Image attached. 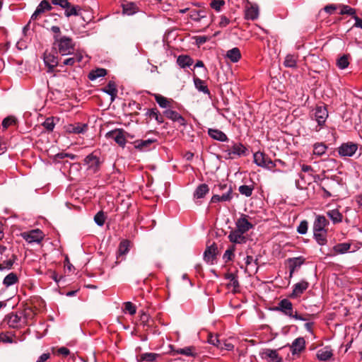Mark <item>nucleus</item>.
<instances>
[{"label": "nucleus", "instance_id": "obj_1", "mask_svg": "<svg viewBox=\"0 0 362 362\" xmlns=\"http://www.w3.org/2000/svg\"><path fill=\"white\" fill-rule=\"evenodd\" d=\"M54 45L56 47L58 52L64 56L72 54L75 52V44L73 40L67 36H54Z\"/></svg>", "mask_w": 362, "mask_h": 362}, {"label": "nucleus", "instance_id": "obj_2", "mask_svg": "<svg viewBox=\"0 0 362 362\" xmlns=\"http://www.w3.org/2000/svg\"><path fill=\"white\" fill-rule=\"evenodd\" d=\"M214 189L218 192H225L221 194L213 195L210 201L211 203L230 202L233 199V189L230 185L218 184L215 186Z\"/></svg>", "mask_w": 362, "mask_h": 362}, {"label": "nucleus", "instance_id": "obj_3", "mask_svg": "<svg viewBox=\"0 0 362 362\" xmlns=\"http://www.w3.org/2000/svg\"><path fill=\"white\" fill-rule=\"evenodd\" d=\"M276 310L297 320L306 321L308 320L306 317L298 315L296 311H294L292 303L286 298L279 301Z\"/></svg>", "mask_w": 362, "mask_h": 362}, {"label": "nucleus", "instance_id": "obj_4", "mask_svg": "<svg viewBox=\"0 0 362 362\" xmlns=\"http://www.w3.org/2000/svg\"><path fill=\"white\" fill-rule=\"evenodd\" d=\"M247 148L240 142H233L231 146H228L223 151L226 159H234L236 157H241L246 154Z\"/></svg>", "mask_w": 362, "mask_h": 362}, {"label": "nucleus", "instance_id": "obj_5", "mask_svg": "<svg viewBox=\"0 0 362 362\" xmlns=\"http://www.w3.org/2000/svg\"><path fill=\"white\" fill-rule=\"evenodd\" d=\"M328 117V111L325 106H317L312 114V118L317 122V125L314 128L315 132H319L325 124Z\"/></svg>", "mask_w": 362, "mask_h": 362}, {"label": "nucleus", "instance_id": "obj_6", "mask_svg": "<svg viewBox=\"0 0 362 362\" xmlns=\"http://www.w3.org/2000/svg\"><path fill=\"white\" fill-rule=\"evenodd\" d=\"M254 163L259 167L268 170H272L276 167L275 162H273L268 155L264 152L257 151L253 155Z\"/></svg>", "mask_w": 362, "mask_h": 362}, {"label": "nucleus", "instance_id": "obj_7", "mask_svg": "<svg viewBox=\"0 0 362 362\" xmlns=\"http://www.w3.org/2000/svg\"><path fill=\"white\" fill-rule=\"evenodd\" d=\"M21 235L28 243H40L45 237L43 232L40 229L25 231L22 233Z\"/></svg>", "mask_w": 362, "mask_h": 362}, {"label": "nucleus", "instance_id": "obj_8", "mask_svg": "<svg viewBox=\"0 0 362 362\" xmlns=\"http://www.w3.org/2000/svg\"><path fill=\"white\" fill-rule=\"evenodd\" d=\"M126 132L122 129H117L109 132L107 136L112 139L119 146L124 147L127 143Z\"/></svg>", "mask_w": 362, "mask_h": 362}, {"label": "nucleus", "instance_id": "obj_9", "mask_svg": "<svg viewBox=\"0 0 362 362\" xmlns=\"http://www.w3.org/2000/svg\"><path fill=\"white\" fill-rule=\"evenodd\" d=\"M302 173L299 175L301 181L304 184L310 185L314 180V170L308 165L303 164L301 165Z\"/></svg>", "mask_w": 362, "mask_h": 362}, {"label": "nucleus", "instance_id": "obj_10", "mask_svg": "<svg viewBox=\"0 0 362 362\" xmlns=\"http://www.w3.org/2000/svg\"><path fill=\"white\" fill-rule=\"evenodd\" d=\"M358 149V146L356 144L348 142L342 144L338 148V153L341 156L351 157Z\"/></svg>", "mask_w": 362, "mask_h": 362}, {"label": "nucleus", "instance_id": "obj_11", "mask_svg": "<svg viewBox=\"0 0 362 362\" xmlns=\"http://www.w3.org/2000/svg\"><path fill=\"white\" fill-rule=\"evenodd\" d=\"M163 115L169 119L178 122L181 126L185 127L187 121L185 119L177 112L171 109H166L163 112Z\"/></svg>", "mask_w": 362, "mask_h": 362}, {"label": "nucleus", "instance_id": "obj_12", "mask_svg": "<svg viewBox=\"0 0 362 362\" xmlns=\"http://www.w3.org/2000/svg\"><path fill=\"white\" fill-rule=\"evenodd\" d=\"M261 356L269 362H282V358L279 356L276 350L265 349L262 351Z\"/></svg>", "mask_w": 362, "mask_h": 362}, {"label": "nucleus", "instance_id": "obj_13", "mask_svg": "<svg viewBox=\"0 0 362 362\" xmlns=\"http://www.w3.org/2000/svg\"><path fill=\"white\" fill-rule=\"evenodd\" d=\"M309 286V283L305 280H302L300 282L294 284L292 293L289 297L291 298H296L299 297L303 292L307 290Z\"/></svg>", "mask_w": 362, "mask_h": 362}, {"label": "nucleus", "instance_id": "obj_14", "mask_svg": "<svg viewBox=\"0 0 362 362\" xmlns=\"http://www.w3.org/2000/svg\"><path fill=\"white\" fill-rule=\"evenodd\" d=\"M66 131L70 134H83L88 130V125L84 123L70 124L65 127Z\"/></svg>", "mask_w": 362, "mask_h": 362}, {"label": "nucleus", "instance_id": "obj_15", "mask_svg": "<svg viewBox=\"0 0 362 362\" xmlns=\"http://www.w3.org/2000/svg\"><path fill=\"white\" fill-rule=\"evenodd\" d=\"M52 6L47 0H42L37 6L35 12L31 16V20L35 21L38 16L45 13L46 11H50Z\"/></svg>", "mask_w": 362, "mask_h": 362}, {"label": "nucleus", "instance_id": "obj_16", "mask_svg": "<svg viewBox=\"0 0 362 362\" xmlns=\"http://www.w3.org/2000/svg\"><path fill=\"white\" fill-rule=\"evenodd\" d=\"M329 225V221L325 216L322 215H316L313 222V230H327V226Z\"/></svg>", "mask_w": 362, "mask_h": 362}, {"label": "nucleus", "instance_id": "obj_17", "mask_svg": "<svg viewBox=\"0 0 362 362\" xmlns=\"http://www.w3.org/2000/svg\"><path fill=\"white\" fill-rule=\"evenodd\" d=\"M217 247L215 243L206 247L204 252V259L209 264H213L216 258Z\"/></svg>", "mask_w": 362, "mask_h": 362}, {"label": "nucleus", "instance_id": "obj_18", "mask_svg": "<svg viewBox=\"0 0 362 362\" xmlns=\"http://www.w3.org/2000/svg\"><path fill=\"white\" fill-rule=\"evenodd\" d=\"M252 228V224L248 221L246 216H243L236 221V229L245 233Z\"/></svg>", "mask_w": 362, "mask_h": 362}, {"label": "nucleus", "instance_id": "obj_19", "mask_svg": "<svg viewBox=\"0 0 362 362\" xmlns=\"http://www.w3.org/2000/svg\"><path fill=\"white\" fill-rule=\"evenodd\" d=\"M313 238L321 246L327 243V230H313Z\"/></svg>", "mask_w": 362, "mask_h": 362}, {"label": "nucleus", "instance_id": "obj_20", "mask_svg": "<svg viewBox=\"0 0 362 362\" xmlns=\"http://www.w3.org/2000/svg\"><path fill=\"white\" fill-rule=\"evenodd\" d=\"M305 339L303 337H298L293 341L291 346V351L292 354L294 355L300 353L303 350L305 349Z\"/></svg>", "mask_w": 362, "mask_h": 362}, {"label": "nucleus", "instance_id": "obj_21", "mask_svg": "<svg viewBox=\"0 0 362 362\" xmlns=\"http://www.w3.org/2000/svg\"><path fill=\"white\" fill-rule=\"evenodd\" d=\"M243 234L244 233L235 229L230 233L228 238L231 243L241 244L246 242V238Z\"/></svg>", "mask_w": 362, "mask_h": 362}, {"label": "nucleus", "instance_id": "obj_22", "mask_svg": "<svg viewBox=\"0 0 362 362\" xmlns=\"http://www.w3.org/2000/svg\"><path fill=\"white\" fill-rule=\"evenodd\" d=\"M208 134L210 137L214 139V140H217L219 141H227L228 140V136L225 133L222 131L216 129H209Z\"/></svg>", "mask_w": 362, "mask_h": 362}, {"label": "nucleus", "instance_id": "obj_23", "mask_svg": "<svg viewBox=\"0 0 362 362\" xmlns=\"http://www.w3.org/2000/svg\"><path fill=\"white\" fill-rule=\"evenodd\" d=\"M333 356L332 349L329 346L320 349L317 352V358L320 361H325L331 358Z\"/></svg>", "mask_w": 362, "mask_h": 362}, {"label": "nucleus", "instance_id": "obj_24", "mask_svg": "<svg viewBox=\"0 0 362 362\" xmlns=\"http://www.w3.org/2000/svg\"><path fill=\"white\" fill-rule=\"evenodd\" d=\"M44 62L46 66H48L49 71L52 70L59 64L57 57L47 52H45L44 54Z\"/></svg>", "mask_w": 362, "mask_h": 362}, {"label": "nucleus", "instance_id": "obj_25", "mask_svg": "<svg viewBox=\"0 0 362 362\" xmlns=\"http://www.w3.org/2000/svg\"><path fill=\"white\" fill-rule=\"evenodd\" d=\"M156 139L137 140L134 141V147L140 151H146L150 149V146L156 142Z\"/></svg>", "mask_w": 362, "mask_h": 362}, {"label": "nucleus", "instance_id": "obj_26", "mask_svg": "<svg viewBox=\"0 0 362 362\" xmlns=\"http://www.w3.org/2000/svg\"><path fill=\"white\" fill-rule=\"evenodd\" d=\"M103 91L111 97V101H114L117 95V85L115 81H110L107 85L103 88Z\"/></svg>", "mask_w": 362, "mask_h": 362}, {"label": "nucleus", "instance_id": "obj_27", "mask_svg": "<svg viewBox=\"0 0 362 362\" xmlns=\"http://www.w3.org/2000/svg\"><path fill=\"white\" fill-rule=\"evenodd\" d=\"M71 55V57H69L63 61V65L74 66L76 62H81L82 61L83 54L79 51H76Z\"/></svg>", "mask_w": 362, "mask_h": 362}, {"label": "nucleus", "instance_id": "obj_28", "mask_svg": "<svg viewBox=\"0 0 362 362\" xmlns=\"http://www.w3.org/2000/svg\"><path fill=\"white\" fill-rule=\"evenodd\" d=\"M226 279L230 281L228 286H232L233 288V291L235 293L238 291L240 284L238 280V276L234 273H226L224 275Z\"/></svg>", "mask_w": 362, "mask_h": 362}, {"label": "nucleus", "instance_id": "obj_29", "mask_svg": "<svg viewBox=\"0 0 362 362\" xmlns=\"http://www.w3.org/2000/svg\"><path fill=\"white\" fill-rule=\"evenodd\" d=\"M85 162L88 165L90 168L93 170V171H96L100 165L99 158L93 153L89 154L86 157Z\"/></svg>", "mask_w": 362, "mask_h": 362}, {"label": "nucleus", "instance_id": "obj_30", "mask_svg": "<svg viewBox=\"0 0 362 362\" xmlns=\"http://www.w3.org/2000/svg\"><path fill=\"white\" fill-rule=\"evenodd\" d=\"M288 267L289 269H292V270H296L300 267L301 265H303L305 261V259L302 257H293L288 259Z\"/></svg>", "mask_w": 362, "mask_h": 362}, {"label": "nucleus", "instance_id": "obj_31", "mask_svg": "<svg viewBox=\"0 0 362 362\" xmlns=\"http://www.w3.org/2000/svg\"><path fill=\"white\" fill-rule=\"evenodd\" d=\"M209 192V187L206 184L199 185L194 192V199H202L208 194Z\"/></svg>", "mask_w": 362, "mask_h": 362}, {"label": "nucleus", "instance_id": "obj_32", "mask_svg": "<svg viewBox=\"0 0 362 362\" xmlns=\"http://www.w3.org/2000/svg\"><path fill=\"white\" fill-rule=\"evenodd\" d=\"M259 16V9L256 6H250L245 10V17L247 20L254 21Z\"/></svg>", "mask_w": 362, "mask_h": 362}, {"label": "nucleus", "instance_id": "obj_33", "mask_svg": "<svg viewBox=\"0 0 362 362\" xmlns=\"http://www.w3.org/2000/svg\"><path fill=\"white\" fill-rule=\"evenodd\" d=\"M226 57L229 59L230 62L235 63L241 58V53L238 47H234L227 51Z\"/></svg>", "mask_w": 362, "mask_h": 362}, {"label": "nucleus", "instance_id": "obj_34", "mask_svg": "<svg viewBox=\"0 0 362 362\" xmlns=\"http://www.w3.org/2000/svg\"><path fill=\"white\" fill-rule=\"evenodd\" d=\"M327 216L332 220L334 224L341 223L343 216L337 209L329 210L327 212Z\"/></svg>", "mask_w": 362, "mask_h": 362}, {"label": "nucleus", "instance_id": "obj_35", "mask_svg": "<svg viewBox=\"0 0 362 362\" xmlns=\"http://www.w3.org/2000/svg\"><path fill=\"white\" fill-rule=\"evenodd\" d=\"M176 354H181L186 356H195L197 355L195 347L186 346L185 348L177 349L174 351Z\"/></svg>", "mask_w": 362, "mask_h": 362}, {"label": "nucleus", "instance_id": "obj_36", "mask_svg": "<svg viewBox=\"0 0 362 362\" xmlns=\"http://www.w3.org/2000/svg\"><path fill=\"white\" fill-rule=\"evenodd\" d=\"M177 63L181 68L185 69L193 64V59L187 55H180L177 57Z\"/></svg>", "mask_w": 362, "mask_h": 362}, {"label": "nucleus", "instance_id": "obj_37", "mask_svg": "<svg viewBox=\"0 0 362 362\" xmlns=\"http://www.w3.org/2000/svg\"><path fill=\"white\" fill-rule=\"evenodd\" d=\"M194 86L196 87V88L200 91V92H202L205 94H208L209 95L210 94V91L207 87V86L205 84V82L199 78L198 77H194Z\"/></svg>", "mask_w": 362, "mask_h": 362}, {"label": "nucleus", "instance_id": "obj_38", "mask_svg": "<svg viewBox=\"0 0 362 362\" xmlns=\"http://www.w3.org/2000/svg\"><path fill=\"white\" fill-rule=\"evenodd\" d=\"M18 281V276L16 273L11 272L8 275H6L4 280H3V284L6 287H9L11 286L14 285Z\"/></svg>", "mask_w": 362, "mask_h": 362}, {"label": "nucleus", "instance_id": "obj_39", "mask_svg": "<svg viewBox=\"0 0 362 362\" xmlns=\"http://www.w3.org/2000/svg\"><path fill=\"white\" fill-rule=\"evenodd\" d=\"M107 74V70L103 68H98L96 69L92 70L88 74V78L90 81H94L100 77H103Z\"/></svg>", "mask_w": 362, "mask_h": 362}, {"label": "nucleus", "instance_id": "obj_40", "mask_svg": "<svg viewBox=\"0 0 362 362\" xmlns=\"http://www.w3.org/2000/svg\"><path fill=\"white\" fill-rule=\"evenodd\" d=\"M21 318L16 314H10L6 317L5 320L10 327H17L20 322Z\"/></svg>", "mask_w": 362, "mask_h": 362}, {"label": "nucleus", "instance_id": "obj_41", "mask_svg": "<svg viewBox=\"0 0 362 362\" xmlns=\"http://www.w3.org/2000/svg\"><path fill=\"white\" fill-rule=\"evenodd\" d=\"M351 248V244L347 243H339L333 247V250L337 254H344Z\"/></svg>", "mask_w": 362, "mask_h": 362}, {"label": "nucleus", "instance_id": "obj_42", "mask_svg": "<svg viewBox=\"0 0 362 362\" xmlns=\"http://www.w3.org/2000/svg\"><path fill=\"white\" fill-rule=\"evenodd\" d=\"M130 242L128 240H122L118 247V257L125 255L129 250Z\"/></svg>", "mask_w": 362, "mask_h": 362}, {"label": "nucleus", "instance_id": "obj_43", "mask_svg": "<svg viewBox=\"0 0 362 362\" xmlns=\"http://www.w3.org/2000/svg\"><path fill=\"white\" fill-rule=\"evenodd\" d=\"M297 56L294 54H287L285 57L284 64L286 67L294 68L297 64Z\"/></svg>", "mask_w": 362, "mask_h": 362}, {"label": "nucleus", "instance_id": "obj_44", "mask_svg": "<svg viewBox=\"0 0 362 362\" xmlns=\"http://www.w3.org/2000/svg\"><path fill=\"white\" fill-rule=\"evenodd\" d=\"M146 115L151 118H154L158 124H161L164 121L163 116L156 108L148 110Z\"/></svg>", "mask_w": 362, "mask_h": 362}, {"label": "nucleus", "instance_id": "obj_45", "mask_svg": "<svg viewBox=\"0 0 362 362\" xmlns=\"http://www.w3.org/2000/svg\"><path fill=\"white\" fill-rule=\"evenodd\" d=\"M155 100L160 107L167 108L170 107L171 100L160 95H155Z\"/></svg>", "mask_w": 362, "mask_h": 362}, {"label": "nucleus", "instance_id": "obj_46", "mask_svg": "<svg viewBox=\"0 0 362 362\" xmlns=\"http://www.w3.org/2000/svg\"><path fill=\"white\" fill-rule=\"evenodd\" d=\"M159 356V354L156 353H144L139 356L140 361H148L153 362L156 360V358Z\"/></svg>", "mask_w": 362, "mask_h": 362}, {"label": "nucleus", "instance_id": "obj_47", "mask_svg": "<svg viewBox=\"0 0 362 362\" xmlns=\"http://www.w3.org/2000/svg\"><path fill=\"white\" fill-rule=\"evenodd\" d=\"M15 260L16 256L13 255L12 259L3 261V262L0 263V271L10 270L13 267Z\"/></svg>", "mask_w": 362, "mask_h": 362}, {"label": "nucleus", "instance_id": "obj_48", "mask_svg": "<svg viewBox=\"0 0 362 362\" xmlns=\"http://www.w3.org/2000/svg\"><path fill=\"white\" fill-rule=\"evenodd\" d=\"M327 146L322 143H317L314 145L313 154L322 156L326 153Z\"/></svg>", "mask_w": 362, "mask_h": 362}, {"label": "nucleus", "instance_id": "obj_49", "mask_svg": "<svg viewBox=\"0 0 362 362\" xmlns=\"http://www.w3.org/2000/svg\"><path fill=\"white\" fill-rule=\"evenodd\" d=\"M337 65L340 69H344L349 65V60L348 55H343L337 59Z\"/></svg>", "mask_w": 362, "mask_h": 362}, {"label": "nucleus", "instance_id": "obj_50", "mask_svg": "<svg viewBox=\"0 0 362 362\" xmlns=\"http://www.w3.org/2000/svg\"><path fill=\"white\" fill-rule=\"evenodd\" d=\"M235 250V247L234 245L230 247L228 249L226 250L223 255V259L226 262L230 261L234 257V252Z\"/></svg>", "mask_w": 362, "mask_h": 362}, {"label": "nucleus", "instance_id": "obj_51", "mask_svg": "<svg viewBox=\"0 0 362 362\" xmlns=\"http://www.w3.org/2000/svg\"><path fill=\"white\" fill-rule=\"evenodd\" d=\"M253 187L250 185H241L238 188V191L243 195L250 197L253 192Z\"/></svg>", "mask_w": 362, "mask_h": 362}, {"label": "nucleus", "instance_id": "obj_52", "mask_svg": "<svg viewBox=\"0 0 362 362\" xmlns=\"http://www.w3.org/2000/svg\"><path fill=\"white\" fill-rule=\"evenodd\" d=\"M80 9L78 6H71L70 4V7H66L65 8V16L66 17H70L71 16H78V10Z\"/></svg>", "mask_w": 362, "mask_h": 362}, {"label": "nucleus", "instance_id": "obj_53", "mask_svg": "<svg viewBox=\"0 0 362 362\" xmlns=\"http://www.w3.org/2000/svg\"><path fill=\"white\" fill-rule=\"evenodd\" d=\"M339 13L341 15L347 14L354 17L356 16V10L347 5H343Z\"/></svg>", "mask_w": 362, "mask_h": 362}, {"label": "nucleus", "instance_id": "obj_54", "mask_svg": "<svg viewBox=\"0 0 362 362\" xmlns=\"http://www.w3.org/2000/svg\"><path fill=\"white\" fill-rule=\"evenodd\" d=\"M308 229V223L307 221L303 220L300 221V224L297 228V232L299 234L304 235L307 233Z\"/></svg>", "mask_w": 362, "mask_h": 362}, {"label": "nucleus", "instance_id": "obj_55", "mask_svg": "<svg viewBox=\"0 0 362 362\" xmlns=\"http://www.w3.org/2000/svg\"><path fill=\"white\" fill-rule=\"evenodd\" d=\"M42 126L49 132H52L55 126L54 122V119L52 117L47 118L45 122L42 123Z\"/></svg>", "mask_w": 362, "mask_h": 362}, {"label": "nucleus", "instance_id": "obj_56", "mask_svg": "<svg viewBox=\"0 0 362 362\" xmlns=\"http://www.w3.org/2000/svg\"><path fill=\"white\" fill-rule=\"evenodd\" d=\"M94 221L98 226H103L105 221L104 213L103 211L98 212L94 217Z\"/></svg>", "mask_w": 362, "mask_h": 362}, {"label": "nucleus", "instance_id": "obj_57", "mask_svg": "<svg viewBox=\"0 0 362 362\" xmlns=\"http://www.w3.org/2000/svg\"><path fill=\"white\" fill-rule=\"evenodd\" d=\"M123 11L127 15H132L136 12V7L134 4L123 6Z\"/></svg>", "mask_w": 362, "mask_h": 362}, {"label": "nucleus", "instance_id": "obj_58", "mask_svg": "<svg viewBox=\"0 0 362 362\" xmlns=\"http://www.w3.org/2000/svg\"><path fill=\"white\" fill-rule=\"evenodd\" d=\"M124 309L132 315H134L136 312L135 305L131 302L124 303Z\"/></svg>", "mask_w": 362, "mask_h": 362}, {"label": "nucleus", "instance_id": "obj_59", "mask_svg": "<svg viewBox=\"0 0 362 362\" xmlns=\"http://www.w3.org/2000/svg\"><path fill=\"white\" fill-rule=\"evenodd\" d=\"M16 123L15 118L13 117H7L2 122V127L4 129H7L8 127Z\"/></svg>", "mask_w": 362, "mask_h": 362}, {"label": "nucleus", "instance_id": "obj_60", "mask_svg": "<svg viewBox=\"0 0 362 362\" xmlns=\"http://www.w3.org/2000/svg\"><path fill=\"white\" fill-rule=\"evenodd\" d=\"M225 4V1L223 0H213L211 3V6L212 8L215 9L217 11L221 10V8Z\"/></svg>", "mask_w": 362, "mask_h": 362}, {"label": "nucleus", "instance_id": "obj_61", "mask_svg": "<svg viewBox=\"0 0 362 362\" xmlns=\"http://www.w3.org/2000/svg\"><path fill=\"white\" fill-rule=\"evenodd\" d=\"M52 3L54 5L59 6L63 8H66V7H70V3L68 0H51Z\"/></svg>", "mask_w": 362, "mask_h": 362}, {"label": "nucleus", "instance_id": "obj_62", "mask_svg": "<svg viewBox=\"0 0 362 362\" xmlns=\"http://www.w3.org/2000/svg\"><path fill=\"white\" fill-rule=\"evenodd\" d=\"M208 342L216 347H219L221 341L218 338L216 335H209Z\"/></svg>", "mask_w": 362, "mask_h": 362}, {"label": "nucleus", "instance_id": "obj_63", "mask_svg": "<svg viewBox=\"0 0 362 362\" xmlns=\"http://www.w3.org/2000/svg\"><path fill=\"white\" fill-rule=\"evenodd\" d=\"M140 322H141V324L143 325L144 326H148V321H149V315L148 314H146L145 312L144 311H141V313H140Z\"/></svg>", "mask_w": 362, "mask_h": 362}, {"label": "nucleus", "instance_id": "obj_64", "mask_svg": "<svg viewBox=\"0 0 362 362\" xmlns=\"http://www.w3.org/2000/svg\"><path fill=\"white\" fill-rule=\"evenodd\" d=\"M218 348L221 350L231 351L233 349L234 346L231 343L224 341L221 342Z\"/></svg>", "mask_w": 362, "mask_h": 362}]
</instances>
